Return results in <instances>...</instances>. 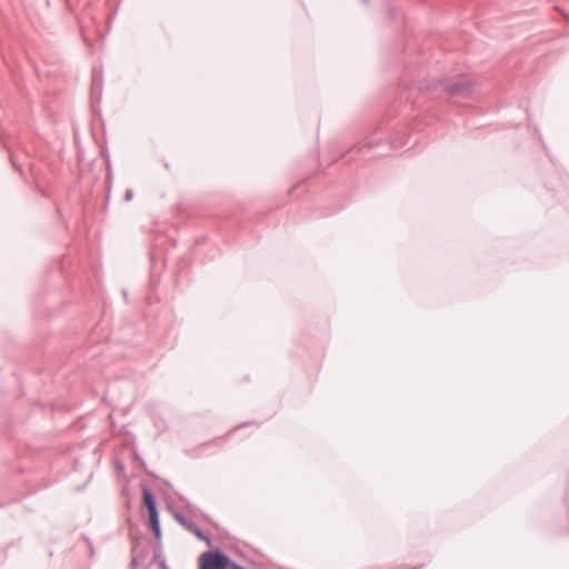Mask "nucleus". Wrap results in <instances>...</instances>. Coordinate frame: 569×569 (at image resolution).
<instances>
[{
    "label": "nucleus",
    "instance_id": "nucleus-3",
    "mask_svg": "<svg viewBox=\"0 0 569 569\" xmlns=\"http://www.w3.org/2000/svg\"><path fill=\"white\" fill-rule=\"evenodd\" d=\"M174 519L189 532L193 533L199 540L204 541L208 546L211 545V539L192 521L184 517L181 512L174 513Z\"/></svg>",
    "mask_w": 569,
    "mask_h": 569
},
{
    "label": "nucleus",
    "instance_id": "nucleus-12",
    "mask_svg": "<svg viewBox=\"0 0 569 569\" xmlns=\"http://www.w3.org/2000/svg\"><path fill=\"white\" fill-rule=\"evenodd\" d=\"M363 3H368L369 0H361Z\"/></svg>",
    "mask_w": 569,
    "mask_h": 569
},
{
    "label": "nucleus",
    "instance_id": "nucleus-4",
    "mask_svg": "<svg viewBox=\"0 0 569 569\" xmlns=\"http://www.w3.org/2000/svg\"><path fill=\"white\" fill-rule=\"evenodd\" d=\"M142 499L149 516L158 515L157 500L154 493L148 486L142 487Z\"/></svg>",
    "mask_w": 569,
    "mask_h": 569
},
{
    "label": "nucleus",
    "instance_id": "nucleus-6",
    "mask_svg": "<svg viewBox=\"0 0 569 569\" xmlns=\"http://www.w3.org/2000/svg\"><path fill=\"white\" fill-rule=\"evenodd\" d=\"M153 561L161 568V569H169L167 565V560L162 552V545L161 543H154L153 546Z\"/></svg>",
    "mask_w": 569,
    "mask_h": 569
},
{
    "label": "nucleus",
    "instance_id": "nucleus-8",
    "mask_svg": "<svg viewBox=\"0 0 569 569\" xmlns=\"http://www.w3.org/2000/svg\"><path fill=\"white\" fill-rule=\"evenodd\" d=\"M133 198V191L131 189H128L124 193V200L130 201Z\"/></svg>",
    "mask_w": 569,
    "mask_h": 569
},
{
    "label": "nucleus",
    "instance_id": "nucleus-2",
    "mask_svg": "<svg viewBox=\"0 0 569 569\" xmlns=\"http://www.w3.org/2000/svg\"><path fill=\"white\" fill-rule=\"evenodd\" d=\"M231 558L221 549L203 552L199 558V569H229Z\"/></svg>",
    "mask_w": 569,
    "mask_h": 569
},
{
    "label": "nucleus",
    "instance_id": "nucleus-10",
    "mask_svg": "<svg viewBox=\"0 0 569 569\" xmlns=\"http://www.w3.org/2000/svg\"><path fill=\"white\" fill-rule=\"evenodd\" d=\"M138 563H139L138 558H137L136 556H133L130 565H131L132 567H136V566H138Z\"/></svg>",
    "mask_w": 569,
    "mask_h": 569
},
{
    "label": "nucleus",
    "instance_id": "nucleus-13",
    "mask_svg": "<svg viewBox=\"0 0 569 569\" xmlns=\"http://www.w3.org/2000/svg\"><path fill=\"white\" fill-rule=\"evenodd\" d=\"M170 569V568H169Z\"/></svg>",
    "mask_w": 569,
    "mask_h": 569
},
{
    "label": "nucleus",
    "instance_id": "nucleus-11",
    "mask_svg": "<svg viewBox=\"0 0 569 569\" xmlns=\"http://www.w3.org/2000/svg\"><path fill=\"white\" fill-rule=\"evenodd\" d=\"M123 296L128 297L127 290H123Z\"/></svg>",
    "mask_w": 569,
    "mask_h": 569
},
{
    "label": "nucleus",
    "instance_id": "nucleus-5",
    "mask_svg": "<svg viewBox=\"0 0 569 569\" xmlns=\"http://www.w3.org/2000/svg\"><path fill=\"white\" fill-rule=\"evenodd\" d=\"M149 527L157 540L156 543H161L162 532H161L159 513L149 516Z\"/></svg>",
    "mask_w": 569,
    "mask_h": 569
},
{
    "label": "nucleus",
    "instance_id": "nucleus-1",
    "mask_svg": "<svg viewBox=\"0 0 569 569\" xmlns=\"http://www.w3.org/2000/svg\"><path fill=\"white\" fill-rule=\"evenodd\" d=\"M430 88L441 92L443 91L450 98H467L471 96L473 91V83L467 77H458L455 79H442L435 81L430 84Z\"/></svg>",
    "mask_w": 569,
    "mask_h": 569
},
{
    "label": "nucleus",
    "instance_id": "nucleus-9",
    "mask_svg": "<svg viewBox=\"0 0 569 569\" xmlns=\"http://www.w3.org/2000/svg\"><path fill=\"white\" fill-rule=\"evenodd\" d=\"M87 542H88V546H89L90 555L93 556L94 550H93L92 542L89 539H87Z\"/></svg>",
    "mask_w": 569,
    "mask_h": 569
},
{
    "label": "nucleus",
    "instance_id": "nucleus-7",
    "mask_svg": "<svg viewBox=\"0 0 569 569\" xmlns=\"http://www.w3.org/2000/svg\"><path fill=\"white\" fill-rule=\"evenodd\" d=\"M10 161H11V164L12 167L20 173L22 174V167L20 164H18L16 161H14V158L11 156L10 157Z\"/></svg>",
    "mask_w": 569,
    "mask_h": 569
}]
</instances>
